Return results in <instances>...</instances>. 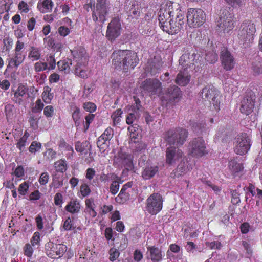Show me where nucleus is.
Wrapping results in <instances>:
<instances>
[{
	"mask_svg": "<svg viewBox=\"0 0 262 262\" xmlns=\"http://www.w3.org/2000/svg\"><path fill=\"white\" fill-rule=\"evenodd\" d=\"M159 26L163 31L169 34L177 33L183 27L185 23L183 11L177 8L176 12L168 9H161L159 14Z\"/></svg>",
	"mask_w": 262,
	"mask_h": 262,
	"instance_id": "obj_1",
	"label": "nucleus"
},
{
	"mask_svg": "<svg viewBox=\"0 0 262 262\" xmlns=\"http://www.w3.org/2000/svg\"><path fill=\"white\" fill-rule=\"evenodd\" d=\"M111 58L113 65L117 70L134 69L139 61L137 54L127 50L115 51L112 53Z\"/></svg>",
	"mask_w": 262,
	"mask_h": 262,
	"instance_id": "obj_2",
	"label": "nucleus"
},
{
	"mask_svg": "<svg viewBox=\"0 0 262 262\" xmlns=\"http://www.w3.org/2000/svg\"><path fill=\"white\" fill-rule=\"evenodd\" d=\"M235 18L230 8H222L220 10L219 18L216 19V30L228 33L234 27Z\"/></svg>",
	"mask_w": 262,
	"mask_h": 262,
	"instance_id": "obj_3",
	"label": "nucleus"
},
{
	"mask_svg": "<svg viewBox=\"0 0 262 262\" xmlns=\"http://www.w3.org/2000/svg\"><path fill=\"white\" fill-rule=\"evenodd\" d=\"M71 52L74 57V63L76 62L75 75L82 78H86L90 74V71L86 67L88 59L85 50L80 48L78 50Z\"/></svg>",
	"mask_w": 262,
	"mask_h": 262,
	"instance_id": "obj_4",
	"label": "nucleus"
},
{
	"mask_svg": "<svg viewBox=\"0 0 262 262\" xmlns=\"http://www.w3.org/2000/svg\"><path fill=\"white\" fill-rule=\"evenodd\" d=\"M188 136V131L180 127L169 129L163 134V138L169 144L176 145L178 147L184 144Z\"/></svg>",
	"mask_w": 262,
	"mask_h": 262,
	"instance_id": "obj_5",
	"label": "nucleus"
},
{
	"mask_svg": "<svg viewBox=\"0 0 262 262\" xmlns=\"http://www.w3.org/2000/svg\"><path fill=\"white\" fill-rule=\"evenodd\" d=\"M200 55L194 52L186 51L180 58L179 69L184 71H193L196 68L199 70L201 66L199 60Z\"/></svg>",
	"mask_w": 262,
	"mask_h": 262,
	"instance_id": "obj_6",
	"label": "nucleus"
},
{
	"mask_svg": "<svg viewBox=\"0 0 262 262\" xmlns=\"http://www.w3.org/2000/svg\"><path fill=\"white\" fill-rule=\"evenodd\" d=\"M255 32V25L251 21H245L242 23L238 36L245 48L249 46L252 43Z\"/></svg>",
	"mask_w": 262,
	"mask_h": 262,
	"instance_id": "obj_7",
	"label": "nucleus"
},
{
	"mask_svg": "<svg viewBox=\"0 0 262 262\" xmlns=\"http://www.w3.org/2000/svg\"><path fill=\"white\" fill-rule=\"evenodd\" d=\"M200 96L204 101H208L213 104L215 111L220 110L221 96L219 92L212 85L205 86L201 91Z\"/></svg>",
	"mask_w": 262,
	"mask_h": 262,
	"instance_id": "obj_8",
	"label": "nucleus"
},
{
	"mask_svg": "<svg viewBox=\"0 0 262 262\" xmlns=\"http://www.w3.org/2000/svg\"><path fill=\"white\" fill-rule=\"evenodd\" d=\"M111 4L108 0H97L92 12V19L95 22L104 23L109 14Z\"/></svg>",
	"mask_w": 262,
	"mask_h": 262,
	"instance_id": "obj_9",
	"label": "nucleus"
},
{
	"mask_svg": "<svg viewBox=\"0 0 262 262\" xmlns=\"http://www.w3.org/2000/svg\"><path fill=\"white\" fill-rule=\"evenodd\" d=\"M188 149V154L197 159L204 157L208 153L205 142L202 137L195 138L191 140Z\"/></svg>",
	"mask_w": 262,
	"mask_h": 262,
	"instance_id": "obj_10",
	"label": "nucleus"
},
{
	"mask_svg": "<svg viewBox=\"0 0 262 262\" xmlns=\"http://www.w3.org/2000/svg\"><path fill=\"white\" fill-rule=\"evenodd\" d=\"M187 24L191 28L202 25L205 21V13L201 9L189 8L187 12Z\"/></svg>",
	"mask_w": 262,
	"mask_h": 262,
	"instance_id": "obj_11",
	"label": "nucleus"
},
{
	"mask_svg": "<svg viewBox=\"0 0 262 262\" xmlns=\"http://www.w3.org/2000/svg\"><path fill=\"white\" fill-rule=\"evenodd\" d=\"M163 207V198L158 193L151 194L146 200V210L151 215L158 214Z\"/></svg>",
	"mask_w": 262,
	"mask_h": 262,
	"instance_id": "obj_12",
	"label": "nucleus"
},
{
	"mask_svg": "<svg viewBox=\"0 0 262 262\" xmlns=\"http://www.w3.org/2000/svg\"><path fill=\"white\" fill-rule=\"evenodd\" d=\"M122 30L120 19L115 17L108 23L106 31V37L110 41H114L121 34Z\"/></svg>",
	"mask_w": 262,
	"mask_h": 262,
	"instance_id": "obj_13",
	"label": "nucleus"
},
{
	"mask_svg": "<svg viewBox=\"0 0 262 262\" xmlns=\"http://www.w3.org/2000/svg\"><path fill=\"white\" fill-rule=\"evenodd\" d=\"M251 147L250 139L246 133H241L236 138L234 151L236 154L243 155L248 152Z\"/></svg>",
	"mask_w": 262,
	"mask_h": 262,
	"instance_id": "obj_14",
	"label": "nucleus"
},
{
	"mask_svg": "<svg viewBox=\"0 0 262 262\" xmlns=\"http://www.w3.org/2000/svg\"><path fill=\"white\" fill-rule=\"evenodd\" d=\"M46 253L51 258H60L67 250V246L63 244H54L48 242L45 245Z\"/></svg>",
	"mask_w": 262,
	"mask_h": 262,
	"instance_id": "obj_15",
	"label": "nucleus"
},
{
	"mask_svg": "<svg viewBox=\"0 0 262 262\" xmlns=\"http://www.w3.org/2000/svg\"><path fill=\"white\" fill-rule=\"evenodd\" d=\"M255 95L251 91H247L241 101L240 111L245 115H250L252 113L254 107Z\"/></svg>",
	"mask_w": 262,
	"mask_h": 262,
	"instance_id": "obj_16",
	"label": "nucleus"
},
{
	"mask_svg": "<svg viewBox=\"0 0 262 262\" xmlns=\"http://www.w3.org/2000/svg\"><path fill=\"white\" fill-rule=\"evenodd\" d=\"M114 134V129L111 127H108L99 137L97 141V145L101 152H104L108 147L110 141L113 138Z\"/></svg>",
	"mask_w": 262,
	"mask_h": 262,
	"instance_id": "obj_17",
	"label": "nucleus"
},
{
	"mask_svg": "<svg viewBox=\"0 0 262 262\" xmlns=\"http://www.w3.org/2000/svg\"><path fill=\"white\" fill-rule=\"evenodd\" d=\"M220 59L223 68L226 71L232 70L235 65V60L233 54L226 48L221 52Z\"/></svg>",
	"mask_w": 262,
	"mask_h": 262,
	"instance_id": "obj_18",
	"label": "nucleus"
},
{
	"mask_svg": "<svg viewBox=\"0 0 262 262\" xmlns=\"http://www.w3.org/2000/svg\"><path fill=\"white\" fill-rule=\"evenodd\" d=\"M184 154L182 150L175 146L167 147L166 150V163L169 165L174 163L176 161L182 158Z\"/></svg>",
	"mask_w": 262,
	"mask_h": 262,
	"instance_id": "obj_19",
	"label": "nucleus"
},
{
	"mask_svg": "<svg viewBox=\"0 0 262 262\" xmlns=\"http://www.w3.org/2000/svg\"><path fill=\"white\" fill-rule=\"evenodd\" d=\"M146 257L152 262H161L164 256L161 249L156 246L147 247Z\"/></svg>",
	"mask_w": 262,
	"mask_h": 262,
	"instance_id": "obj_20",
	"label": "nucleus"
},
{
	"mask_svg": "<svg viewBox=\"0 0 262 262\" xmlns=\"http://www.w3.org/2000/svg\"><path fill=\"white\" fill-rule=\"evenodd\" d=\"M143 89L151 94H158L161 91V83L156 79H148L142 84Z\"/></svg>",
	"mask_w": 262,
	"mask_h": 262,
	"instance_id": "obj_21",
	"label": "nucleus"
},
{
	"mask_svg": "<svg viewBox=\"0 0 262 262\" xmlns=\"http://www.w3.org/2000/svg\"><path fill=\"white\" fill-rule=\"evenodd\" d=\"M181 96L180 89L177 86L172 85L167 89L162 98L163 100H165L166 101H178Z\"/></svg>",
	"mask_w": 262,
	"mask_h": 262,
	"instance_id": "obj_22",
	"label": "nucleus"
},
{
	"mask_svg": "<svg viewBox=\"0 0 262 262\" xmlns=\"http://www.w3.org/2000/svg\"><path fill=\"white\" fill-rule=\"evenodd\" d=\"M28 88L23 84H19L14 93L13 100L19 104L21 103L24 99L28 97Z\"/></svg>",
	"mask_w": 262,
	"mask_h": 262,
	"instance_id": "obj_23",
	"label": "nucleus"
},
{
	"mask_svg": "<svg viewBox=\"0 0 262 262\" xmlns=\"http://www.w3.org/2000/svg\"><path fill=\"white\" fill-rule=\"evenodd\" d=\"M191 71H184L183 69H179L178 73L176 80V83L180 86H186L190 80V75L189 72Z\"/></svg>",
	"mask_w": 262,
	"mask_h": 262,
	"instance_id": "obj_24",
	"label": "nucleus"
},
{
	"mask_svg": "<svg viewBox=\"0 0 262 262\" xmlns=\"http://www.w3.org/2000/svg\"><path fill=\"white\" fill-rule=\"evenodd\" d=\"M112 183L110 186V191L112 195H115L119 190L120 184L122 183L121 177L114 173H110Z\"/></svg>",
	"mask_w": 262,
	"mask_h": 262,
	"instance_id": "obj_25",
	"label": "nucleus"
},
{
	"mask_svg": "<svg viewBox=\"0 0 262 262\" xmlns=\"http://www.w3.org/2000/svg\"><path fill=\"white\" fill-rule=\"evenodd\" d=\"M81 205L80 201L74 199L70 200L65 207V210L72 214H78L80 212Z\"/></svg>",
	"mask_w": 262,
	"mask_h": 262,
	"instance_id": "obj_26",
	"label": "nucleus"
},
{
	"mask_svg": "<svg viewBox=\"0 0 262 262\" xmlns=\"http://www.w3.org/2000/svg\"><path fill=\"white\" fill-rule=\"evenodd\" d=\"M58 146L59 150L62 152H67L66 156L67 159H70L73 157L74 149L72 145L67 143L63 139L59 140Z\"/></svg>",
	"mask_w": 262,
	"mask_h": 262,
	"instance_id": "obj_27",
	"label": "nucleus"
},
{
	"mask_svg": "<svg viewBox=\"0 0 262 262\" xmlns=\"http://www.w3.org/2000/svg\"><path fill=\"white\" fill-rule=\"evenodd\" d=\"M159 168L158 166H147L142 172V177L144 180H149L158 173Z\"/></svg>",
	"mask_w": 262,
	"mask_h": 262,
	"instance_id": "obj_28",
	"label": "nucleus"
},
{
	"mask_svg": "<svg viewBox=\"0 0 262 262\" xmlns=\"http://www.w3.org/2000/svg\"><path fill=\"white\" fill-rule=\"evenodd\" d=\"M120 162L127 171L133 170L134 168L133 157L129 154L122 153L119 156Z\"/></svg>",
	"mask_w": 262,
	"mask_h": 262,
	"instance_id": "obj_29",
	"label": "nucleus"
},
{
	"mask_svg": "<svg viewBox=\"0 0 262 262\" xmlns=\"http://www.w3.org/2000/svg\"><path fill=\"white\" fill-rule=\"evenodd\" d=\"M54 3L52 0H39L37 8L42 13H46L52 10Z\"/></svg>",
	"mask_w": 262,
	"mask_h": 262,
	"instance_id": "obj_30",
	"label": "nucleus"
},
{
	"mask_svg": "<svg viewBox=\"0 0 262 262\" xmlns=\"http://www.w3.org/2000/svg\"><path fill=\"white\" fill-rule=\"evenodd\" d=\"M25 56L21 53H16L13 58L9 60L7 68H17L24 60Z\"/></svg>",
	"mask_w": 262,
	"mask_h": 262,
	"instance_id": "obj_31",
	"label": "nucleus"
},
{
	"mask_svg": "<svg viewBox=\"0 0 262 262\" xmlns=\"http://www.w3.org/2000/svg\"><path fill=\"white\" fill-rule=\"evenodd\" d=\"M75 147L77 152L86 155L91 149V145L87 141H84L83 142L77 141L75 142Z\"/></svg>",
	"mask_w": 262,
	"mask_h": 262,
	"instance_id": "obj_32",
	"label": "nucleus"
},
{
	"mask_svg": "<svg viewBox=\"0 0 262 262\" xmlns=\"http://www.w3.org/2000/svg\"><path fill=\"white\" fill-rule=\"evenodd\" d=\"M110 178H111L110 173L105 174L102 172L95 177L92 181L91 185L94 187H98L100 186V182L105 183L109 181Z\"/></svg>",
	"mask_w": 262,
	"mask_h": 262,
	"instance_id": "obj_33",
	"label": "nucleus"
},
{
	"mask_svg": "<svg viewBox=\"0 0 262 262\" xmlns=\"http://www.w3.org/2000/svg\"><path fill=\"white\" fill-rule=\"evenodd\" d=\"M188 166L185 162H181L177 168L171 173L173 178H179L188 171Z\"/></svg>",
	"mask_w": 262,
	"mask_h": 262,
	"instance_id": "obj_34",
	"label": "nucleus"
},
{
	"mask_svg": "<svg viewBox=\"0 0 262 262\" xmlns=\"http://www.w3.org/2000/svg\"><path fill=\"white\" fill-rule=\"evenodd\" d=\"M41 49L39 48L32 46L29 48L28 55V59L32 61H37L41 57Z\"/></svg>",
	"mask_w": 262,
	"mask_h": 262,
	"instance_id": "obj_35",
	"label": "nucleus"
},
{
	"mask_svg": "<svg viewBox=\"0 0 262 262\" xmlns=\"http://www.w3.org/2000/svg\"><path fill=\"white\" fill-rule=\"evenodd\" d=\"M54 167L57 172L63 173L68 168V163L64 159H60L54 163Z\"/></svg>",
	"mask_w": 262,
	"mask_h": 262,
	"instance_id": "obj_36",
	"label": "nucleus"
},
{
	"mask_svg": "<svg viewBox=\"0 0 262 262\" xmlns=\"http://www.w3.org/2000/svg\"><path fill=\"white\" fill-rule=\"evenodd\" d=\"M130 191H126L121 189L119 193L115 198V201L120 204H123L126 203L130 198Z\"/></svg>",
	"mask_w": 262,
	"mask_h": 262,
	"instance_id": "obj_37",
	"label": "nucleus"
},
{
	"mask_svg": "<svg viewBox=\"0 0 262 262\" xmlns=\"http://www.w3.org/2000/svg\"><path fill=\"white\" fill-rule=\"evenodd\" d=\"M72 64V61L70 59L60 60L57 62L58 69L61 71L68 73L70 71V66Z\"/></svg>",
	"mask_w": 262,
	"mask_h": 262,
	"instance_id": "obj_38",
	"label": "nucleus"
},
{
	"mask_svg": "<svg viewBox=\"0 0 262 262\" xmlns=\"http://www.w3.org/2000/svg\"><path fill=\"white\" fill-rule=\"evenodd\" d=\"M228 166L230 170L235 174L241 172L244 168L243 164L238 163L235 160L229 161Z\"/></svg>",
	"mask_w": 262,
	"mask_h": 262,
	"instance_id": "obj_39",
	"label": "nucleus"
},
{
	"mask_svg": "<svg viewBox=\"0 0 262 262\" xmlns=\"http://www.w3.org/2000/svg\"><path fill=\"white\" fill-rule=\"evenodd\" d=\"M51 88L48 86L43 88V91L42 94V97L44 102L46 103H50L53 98V93L51 92Z\"/></svg>",
	"mask_w": 262,
	"mask_h": 262,
	"instance_id": "obj_40",
	"label": "nucleus"
},
{
	"mask_svg": "<svg viewBox=\"0 0 262 262\" xmlns=\"http://www.w3.org/2000/svg\"><path fill=\"white\" fill-rule=\"evenodd\" d=\"M140 12L138 6L133 5L128 12V17L131 18H137L140 16Z\"/></svg>",
	"mask_w": 262,
	"mask_h": 262,
	"instance_id": "obj_41",
	"label": "nucleus"
},
{
	"mask_svg": "<svg viewBox=\"0 0 262 262\" xmlns=\"http://www.w3.org/2000/svg\"><path fill=\"white\" fill-rule=\"evenodd\" d=\"M34 70L37 72H41L48 69V63L44 62L38 61L34 66Z\"/></svg>",
	"mask_w": 262,
	"mask_h": 262,
	"instance_id": "obj_42",
	"label": "nucleus"
},
{
	"mask_svg": "<svg viewBox=\"0 0 262 262\" xmlns=\"http://www.w3.org/2000/svg\"><path fill=\"white\" fill-rule=\"evenodd\" d=\"M110 256L109 260L113 262L116 260L119 256L120 253L118 250L115 248H111L108 252Z\"/></svg>",
	"mask_w": 262,
	"mask_h": 262,
	"instance_id": "obj_43",
	"label": "nucleus"
},
{
	"mask_svg": "<svg viewBox=\"0 0 262 262\" xmlns=\"http://www.w3.org/2000/svg\"><path fill=\"white\" fill-rule=\"evenodd\" d=\"M80 192L83 197L88 196L91 192V190L86 183H83L80 187Z\"/></svg>",
	"mask_w": 262,
	"mask_h": 262,
	"instance_id": "obj_44",
	"label": "nucleus"
},
{
	"mask_svg": "<svg viewBox=\"0 0 262 262\" xmlns=\"http://www.w3.org/2000/svg\"><path fill=\"white\" fill-rule=\"evenodd\" d=\"M217 54L213 51L208 52L206 55L205 59L207 62L210 63H214L217 60Z\"/></svg>",
	"mask_w": 262,
	"mask_h": 262,
	"instance_id": "obj_45",
	"label": "nucleus"
},
{
	"mask_svg": "<svg viewBox=\"0 0 262 262\" xmlns=\"http://www.w3.org/2000/svg\"><path fill=\"white\" fill-rule=\"evenodd\" d=\"M29 183L28 182H24L18 187V191L19 193L21 195H26L29 190Z\"/></svg>",
	"mask_w": 262,
	"mask_h": 262,
	"instance_id": "obj_46",
	"label": "nucleus"
},
{
	"mask_svg": "<svg viewBox=\"0 0 262 262\" xmlns=\"http://www.w3.org/2000/svg\"><path fill=\"white\" fill-rule=\"evenodd\" d=\"M96 172V170L93 168H88L85 171V178L91 182V183L93 179H95Z\"/></svg>",
	"mask_w": 262,
	"mask_h": 262,
	"instance_id": "obj_47",
	"label": "nucleus"
},
{
	"mask_svg": "<svg viewBox=\"0 0 262 262\" xmlns=\"http://www.w3.org/2000/svg\"><path fill=\"white\" fill-rule=\"evenodd\" d=\"M63 180L59 177H53L52 185L54 188H59L63 185Z\"/></svg>",
	"mask_w": 262,
	"mask_h": 262,
	"instance_id": "obj_48",
	"label": "nucleus"
},
{
	"mask_svg": "<svg viewBox=\"0 0 262 262\" xmlns=\"http://www.w3.org/2000/svg\"><path fill=\"white\" fill-rule=\"evenodd\" d=\"M134 124L132 125L131 126L128 127V130L130 133V138L134 142H136V140L138 138V133L136 130V127L134 126Z\"/></svg>",
	"mask_w": 262,
	"mask_h": 262,
	"instance_id": "obj_49",
	"label": "nucleus"
},
{
	"mask_svg": "<svg viewBox=\"0 0 262 262\" xmlns=\"http://www.w3.org/2000/svg\"><path fill=\"white\" fill-rule=\"evenodd\" d=\"M41 147V144L39 142H37L36 141H33L30 147H29V151L31 153H35L38 151Z\"/></svg>",
	"mask_w": 262,
	"mask_h": 262,
	"instance_id": "obj_50",
	"label": "nucleus"
},
{
	"mask_svg": "<svg viewBox=\"0 0 262 262\" xmlns=\"http://www.w3.org/2000/svg\"><path fill=\"white\" fill-rule=\"evenodd\" d=\"M33 249L32 245L27 243L24 247V253L25 256L28 257H32L33 253Z\"/></svg>",
	"mask_w": 262,
	"mask_h": 262,
	"instance_id": "obj_51",
	"label": "nucleus"
},
{
	"mask_svg": "<svg viewBox=\"0 0 262 262\" xmlns=\"http://www.w3.org/2000/svg\"><path fill=\"white\" fill-rule=\"evenodd\" d=\"M43 103L40 99H37L32 108V111L34 113L40 112L43 107Z\"/></svg>",
	"mask_w": 262,
	"mask_h": 262,
	"instance_id": "obj_52",
	"label": "nucleus"
},
{
	"mask_svg": "<svg viewBox=\"0 0 262 262\" xmlns=\"http://www.w3.org/2000/svg\"><path fill=\"white\" fill-rule=\"evenodd\" d=\"M205 245L207 247L210 249L219 250L222 247L221 242L219 241H214L211 242H207L205 243Z\"/></svg>",
	"mask_w": 262,
	"mask_h": 262,
	"instance_id": "obj_53",
	"label": "nucleus"
},
{
	"mask_svg": "<svg viewBox=\"0 0 262 262\" xmlns=\"http://www.w3.org/2000/svg\"><path fill=\"white\" fill-rule=\"evenodd\" d=\"M25 170L23 166L18 165L16 167L15 170L12 172V175H14L17 178H21L24 176Z\"/></svg>",
	"mask_w": 262,
	"mask_h": 262,
	"instance_id": "obj_54",
	"label": "nucleus"
},
{
	"mask_svg": "<svg viewBox=\"0 0 262 262\" xmlns=\"http://www.w3.org/2000/svg\"><path fill=\"white\" fill-rule=\"evenodd\" d=\"M83 108L90 113L94 112L96 110V105L92 102H86L83 104Z\"/></svg>",
	"mask_w": 262,
	"mask_h": 262,
	"instance_id": "obj_55",
	"label": "nucleus"
},
{
	"mask_svg": "<svg viewBox=\"0 0 262 262\" xmlns=\"http://www.w3.org/2000/svg\"><path fill=\"white\" fill-rule=\"evenodd\" d=\"M40 241V233L38 232H34L30 240L32 246H35V245H39Z\"/></svg>",
	"mask_w": 262,
	"mask_h": 262,
	"instance_id": "obj_56",
	"label": "nucleus"
},
{
	"mask_svg": "<svg viewBox=\"0 0 262 262\" xmlns=\"http://www.w3.org/2000/svg\"><path fill=\"white\" fill-rule=\"evenodd\" d=\"M27 140L26 137H22L16 143V147L19 149L20 152L24 151L25 147L26 145Z\"/></svg>",
	"mask_w": 262,
	"mask_h": 262,
	"instance_id": "obj_57",
	"label": "nucleus"
},
{
	"mask_svg": "<svg viewBox=\"0 0 262 262\" xmlns=\"http://www.w3.org/2000/svg\"><path fill=\"white\" fill-rule=\"evenodd\" d=\"M252 69L253 73L255 75H258L262 73V63L260 62L254 63L252 65Z\"/></svg>",
	"mask_w": 262,
	"mask_h": 262,
	"instance_id": "obj_58",
	"label": "nucleus"
},
{
	"mask_svg": "<svg viewBox=\"0 0 262 262\" xmlns=\"http://www.w3.org/2000/svg\"><path fill=\"white\" fill-rule=\"evenodd\" d=\"M49 174L47 172H42L39 177L38 181L41 185H45L49 182Z\"/></svg>",
	"mask_w": 262,
	"mask_h": 262,
	"instance_id": "obj_59",
	"label": "nucleus"
},
{
	"mask_svg": "<svg viewBox=\"0 0 262 262\" xmlns=\"http://www.w3.org/2000/svg\"><path fill=\"white\" fill-rule=\"evenodd\" d=\"M18 8L21 11V13H27L29 11L28 5L24 1L19 2Z\"/></svg>",
	"mask_w": 262,
	"mask_h": 262,
	"instance_id": "obj_60",
	"label": "nucleus"
},
{
	"mask_svg": "<svg viewBox=\"0 0 262 262\" xmlns=\"http://www.w3.org/2000/svg\"><path fill=\"white\" fill-rule=\"evenodd\" d=\"M231 202L233 204H237L240 202L239 194L236 190H233L231 191Z\"/></svg>",
	"mask_w": 262,
	"mask_h": 262,
	"instance_id": "obj_61",
	"label": "nucleus"
},
{
	"mask_svg": "<svg viewBox=\"0 0 262 262\" xmlns=\"http://www.w3.org/2000/svg\"><path fill=\"white\" fill-rule=\"evenodd\" d=\"M54 200L55 205L61 207V205L63 202L62 194L59 192L56 193Z\"/></svg>",
	"mask_w": 262,
	"mask_h": 262,
	"instance_id": "obj_62",
	"label": "nucleus"
},
{
	"mask_svg": "<svg viewBox=\"0 0 262 262\" xmlns=\"http://www.w3.org/2000/svg\"><path fill=\"white\" fill-rule=\"evenodd\" d=\"M73 227V224L72 223V221L70 217H68L66 219L63 224V229L65 230L69 231L73 229L74 228Z\"/></svg>",
	"mask_w": 262,
	"mask_h": 262,
	"instance_id": "obj_63",
	"label": "nucleus"
},
{
	"mask_svg": "<svg viewBox=\"0 0 262 262\" xmlns=\"http://www.w3.org/2000/svg\"><path fill=\"white\" fill-rule=\"evenodd\" d=\"M38 116H30L29 118V122L30 126L32 127L33 129H35L38 127V118L37 117Z\"/></svg>",
	"mask_w": 262,
	"mask_h": 262,
	"instance_id": "obj_64",
	"label": "nucleus"
}]
</instances>
